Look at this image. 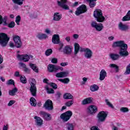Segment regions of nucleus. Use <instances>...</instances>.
I'll return each mask as SVG.
<instances>
[{
    "label": "nucleus",
    "mask_w": 130,
    "mask_h": 130,
    "mask_svg": "<svg viewBox=\"0 0 130 130\" xmlns=\"http://www.w3.org/2000/svg\"><path fill=\"white\" fill-rule=\"evenodd\" d=\"M17 92H18V88H17V87H15L12 90H9V94L11 96H15Z\"/></svg>",
    "instance_id": "obj_27"
},
{
    "label": "nucleus",
    "mask_w": 130,
    "mask_h": 130,
    "mask_svg": "<svg viewBox=\"0 0 130 130\" xmlns=\"http://www.w3.org/2000/svg\"><path fill=\"white\" fill-rule=\"evenodd\" d=\"M8 128H9L8 125H4L3 127V130H8Z\"/></svg>",
    "instance_id": "obj_61"
},
{
    "label": "nucleus",
    "mask_w": 130,
    "mask_h": 130,
    "mask_svg": "<svg viewBox=\"0 0 130 130\" xmlns=\"http://www.w3.org/2000/svg\"><path fill=\"white\" fill-rule=\"evenodd\" d=\"M110 57L113 60H117L119 58V55L116 54H111Z\"/></svg>",
    "instance_id": "obj_29"
},
{
    "label": "nucleus",
    "mask_w": 130,
    "mask_h": 130,
    "mask_svg": "<svg viewBox=\"0 0 130 130\" xmlns=\"http://www.w3.org/2000/svg\"><path fill=\"white\" fill-rule=\"evenodd\" d=\"M51 62L52 63H57V58H53L51 60Z\"/></svg>",
    "instance_id": "obj_51"
},
{
    "label": "nucleus",
    "mask_w": 130,
    "mask_h": 130,
    "mask_svg": "<svg viewBox=\"0 0 130 130\" xmlns=\"http://www.w3.org/2000/svg\"><path fill=\"white\" fill-rule=\"evenodd\" d=\"M29 67L35 73H38V69L35 64L30 63L29 64Z\"/></svg>",
    "instance_id": "obj_30"
},
{
    "label": "nucleus",
    "mask_w": 130,
    "mask_h": 130,
    "mask_svg": "<svg viewBox=\"0 0 130 130\" xmlns=\"http://www.w3.org/2000/svg\"><path fill=\"white\" fill-rule=\"evenodd\" d=\"M108 39L111 41L112 40H113V39H114V37H113V36H111V37H109L108 38Z\"/></svg>",
    "instance_id": "obj_64"
},
{
    "label": "nucleus",
    "mask_w": 130,
    "mask_h": 130,
    "mask_svg": "<svg viewBox=\"0 0 130 130\" xmlns=\"http://www.w3.org/2000/svg\"><path fill=\"white\" fill-rule=\"evenodd\" d=\"M37 102H36V100L34 98H31L30 99V104L31 106H36Z\"/></svg>",
    "instance_id": "obj_32"
},
{
    "label": "nucleus",
    "mask_w": 130,
    "mask_h": 130,
    "mask_svg": "<svg viewBox=\"0 0 130 130\" xmlns=\"http://www.w3.org/2000/svg\"><path fill=\"white\" fill-rule=\"evenodd\" d=\"M120 111H122V112H127L128 109L127 108L123 107L120 109Z\"/></svg>",
    "instance_id": "obj_49"
},
{
    "label": "nucleus",
    "mask_w": 130,
    "mask_h": 130,
    "mask_svg": "<svg viewBox=\"0 0 130 130\" xmlns=\"http://www.w3.org/2000/svg\"><path fill=\"white\" fill-rule=\"evenodd\" d=\"M24 72L26 73V74H30V69L28 68L25 67L24 69L23 70Z\"/></svg>",
    "instance_id": "obj_52"
},
{
    "label": "nucleus",
    "mask_w": 130,
    "mask_h": 130,
    "mask_svg": "<svg viewBox=\"0 0 130 130\" xmlns=\"http://www.w3.org/2000/svg\"><path fill=\"white\" fill-rule=\"evenodd\" d=\"M12 2L14 4L19 5V6H21V5H23V0H12Z\"/></svg>",
    "instance_id": "obj_38"
},
{
    "label": "nucleus",
    "mask_w": 130,
    "mask_h": 130,
    "mask_svg": "<svg viewBox=\"0 0 130 130\" xmlns=\"http://www.w3.org/2000/svg\"><path fill=\"white\" fill-rule=\"evenodd\" d=\"M10 40V38L5 33H0V46L2 47H6L8 42Z\"/></svg>",
    "instance_id": "obj_4"
},
{
    "label": "nucleus",
    "mask_w": 130,
    "mask_h": 130,
    "mask_svg": "<svg viewBox=\"0 0 130 130\" xmlns=\"http://www.w3.org/2000/svg\"><path fill=\"white\" fill-rule=\"evenodd\" d=\"M99 90V86L96 84H93L90 86V90L91 92H95Z\"/></svg>",
    "instance_id": "obj_28"
},
{
    "label": "nucleus",
    "mask_w": 130,
    "mask_h": 130,
    "mask_svg": "<svg viewBox=\"0 0 130 130\" xmlns=\"http://www.w3.org/2000/svg\"><path fill=\"white\" fill-rule=\"evenodd\" d=\"M50 85L53 88V89H57V85L55 83H51Z\"/></svg>",
    "instance_id": "obj_50"
},
{
    "label": "nucleus",
    "mask_w": 130,
    "mask_h": 130,
    "mask_svg": "<svg viewBox=\"0 0 130 130\" xmlns=\"http://www.w3.org/2000/svg\"><path fill=\"white\" fill-rule=\"evenodd\" d=\"M87 12V7L85 5H82L79 7L77 8V10L75 12L76 16H80L81 14H84Z\"/></svg>",
    "instance_id": "obj_8"
},
{
    "label": "nucleus",
    "mask_w": 130,
    "mask_h": 130,
    "mask_svg": "<svg viewBox=\"0 0 130 130\" xmlns=\"http://www.w3.org/2000/svg\"><path fill=\"white\" fill-rule=\"evenodd\" d=\"M14 103H15V101H13V100L10 101L8 103V106H12V105H13Z\"/></svg>",
    "instance_id": "obj_53"
},
{
    "label": "nucleus",
    "mask_w": 130,
    "mask_h": 130,
    "mask_svg": "<svg viewBox=\"0 0 130 130\" xmlns=\"http://www.w3.org/2000/svg\"><path fill=\"white\" fill-rule=\"evenodd\" d=\"M98 110V109L96 106L91 105L87 108V112L89 114H95Z\"/></svg>",
    "instance_id": "obj_15"
},
{
    "label": "nucleus",
    "mask_w": 130,
    "mask_h": 130,
    "mask_svg": "<svg viewBox=\"0 0 130 130\" xmlns=\"http://www.w3.org/2000/svg\"><path fill=\"white\" fill-rule=\"evenodd\" d=\"M64 99H73V96L71 93H66L63 95Z\"/></svg>",
    "instance_id": "obj_33"
},
{
    "label": "nucleus",
    "mask_w": 130,
    "mask_h": 130,
    "mask_svg": "<svg viewBox=\"0 0 130 130\" xmlns=\"http://www.w3.org/2000/svg\"><path fill=\"white\" fill-rule=\"evenodd\" d=\"M19 64H20V67H22L24 69H25V68H26V64L23 62L19 63Z\"/></svg>",
    "instance_id": "obj_56"
},
{
    "label": "nucleus",
    "mask_w": 130,
    "mask_h": 130,
    "mask_svg": "<svg viewBox=\"0 0 130 130\" xmlns=\"http://www.w3.org/2000/svg\"><path fill=\"white\" fill-rule=\"evenodd\" d=\"M7 20H8V17L4 16L2 20V22H3L4 23V26H6V25H7Z\"/></svg>",
    "instance_id": "obj_45"
},
{
    "label": "nucleus",
    "mask_w": 130,
    "mask_h": 130,
    "mask_svg": "<svg viewBox=\"0 0 130 130\" xmlns=\"http://www.w3.org/2000/svg\"><path fill=\"white\" fill-rule=\"evenodd\" d=\"M72 115H73V113L72 111H68L66 112L61 114L60 117L64 122H66L68 121V120H70V118L72 117Z\"/></svg>",
    "instance_id": "obj_6"
},
{
    "label": "nucleus",
    "mask_w": 130,
    "mask_h": 130,
    "mask_svg": "<svg viewBox=\"0 0 130 130\" xmlns=\"http://www.w3.org/2000/svg\"><path fill=\"white\" fill-rule=\"evenodd\" d=\"M110 68H114L116 71H118V67L115 64H111L110 65Z\"/></svg>",
    "instance_id": "obj_48"
},
{
    "label": "nucleus",
    "mask_w": 130,
    "mask_h": 130,
    "mask_svg": "<svg viewBox=\"0 0 130 130\" xmlns=\"http://www.w3.org/2000/svg\"><path fill=\"white\" fill-rule=\"evenodd\" d=\"M14 76H15V77H20V73L18 71H16L14 73Z\"/></svg>",
    "instance_id": "obj_57"
},
{
    "label": "nucleus",
    "mask_w": 130,
    "mask_h": 130,
    "mask_svg": "<svg viewBox=\"0 0 130 130\" xmlns=\"http://www.w3.org/2000/svg\"><path fill=\"white\" fill-rule=\"evenodd\" d=\"M40 115H41L42 117L46 121H49L51 120V115L48 114L45 112L41 111L40 112Z\"/></svg>",
    "instance_id": "obj_13"
},
{
    "label": "nucleus",
    "mask_w": 130,
    "mask_h": 130,
    "mask_svg": "<svg viewBox=\"0 0 130 130\" xmlns=\"http://www.w3.org/2000/svg\"><path fill=\"white\" fill-rule=\"evenodd\" d=\"M119 28L122 31H126L128 29V26L123 24L122 22H120L119 24Z\"/></svg>",
    "instance_id": "obj_21"
},
{
    "label": "nucleus",
    "mask_w": 130,
    "mask_h": 130,
    "mask_svg": "<svg viewBox=\"0 0 130 130\" xmlns=\"http://www.w3.org/2000/svg\"><path fill=\"white\" fill-rule=\"evenodd\" d=\"M20 21H21V17L18 15L16 17L15 19V22L17 25H20Z\"/></svg>",
    "instance_id": "obj_42"
},
{
    "label": "nucleus",
    "mask_w": 130,
    "mask_h": 130,
    "mask_svg": "<svg viewBox=\"0 0 130 130\" xmlns=\"http://www.w3.org/2000/svg\"><path fill=\"white\" fill-rule=\"evenodd\" d=\"M91 130H99L98 127L96 126H93L91 128Z\"/></svg>",
    "instance_id": "obj_58"
},
{
    "label": "nucleus",
    "mask_w": 130,
    "mask_h": 130,
    "mask_svg": "<svg viewBox=\"0 0 130 130\" xmlns=\"http://www.w3.org/2000/svg\"><path fill=\"white\" fill-rule=\"evenodd\" d=\"M83 51L85 52L84 55L86 58H91L92 57V51L89 49H85L83 50Z\"/></svg>",
    "instance_id": "obj_18"
},
{
    "label": "nucleus",
    "mask_w": 130,
    "mask_h": 130,
    "mask_svg": "<svg viewBox=\"0 0 130 130\" xmlns=\"http://www.w3.org/2000/svg\"><path fill=\"white\" fill-rule=\"evenodd\" d=\"M89 4L90 8H94L96 6V2L97 0H86Z\"/></svg>",
    "instance_id": "obj_26"
},
{
    "label": "nucleus",
    "mask_w": 130,
    "mask_h": 130,
    "mask_svg": "<svg viewBox=\"0 0 130 130\" xmlns=\"http://www.w3.org/2000/svg\"><path fill=\"white\" fill-rule=\"evenodd\" d=\"M74 104V100H72V101H69L65 103V105L67 106L68 107H71L72 105Z\"/></svg>",
    "instance_id": "obj_39"
},
{
    "label": "nucleus",
    "mask_w": 130,
    "mask_h": 130,
    "mask_svg": "<svg viewBox=\"0 0 130 130\" xmlns=\"http://www.w3.org/2000/svg\"><path fill=\"white\" fill-rule=\"evenodd\" d=\"M28 83L30 85L29 91L32 96L35 97L37 94V87H36V80L35 79L29 78Z\"/></svg>",
    "instance_id": "obj_2"
},
{
    "label": "nucleus",
    "mask_w": 130,
    "mask_h": 130,
    "mask_svg": "<svg viewBox=\"0 0 130 130\" xmlns=\"http://www.w3.org/2000/svg\"><path fill=\"white\" fill-rule=\"evenodd\" d=\"M15 22L14 21H11L8 25V27H9V28H14V27H15Z\"/></svg>",
    "instance_id": "obj_46"
},
{
    "label": "nucleus",
    "mask_w": 130,
    "mask_h": 130,
    "mask_svg": "<svg viewBox=\"0 0 130 130\" xmlns=\"http://www.w3.org/2000/svg\"><path fill=\"white\" fill-rule=\"evenodd\" d=\"M24 56H24L23 58L25 59H27V58H28L27 61H29V60L30 59V57H29V55H28L27 54H25L24 55Z\"/></svg>",
    "instance_id": "obj_55"
},
{
    "label": "nucleus",
    "mask_w": 130,
    "mask_h": 130,
    "mask_svg": "<svg viewBox=\"0 0 130 130\" xmlns=\"http://www.w3.org/2000/svg\"><path fill=\"white\" fill-rule=\"evenodd\" d=\"M106 103L107 104V105H108V106H109V107H111V108H114L113 105H112V104H111V103H110V102L108 101V100H106Z\"/></svg>",
    "instance_id": "obj_44"
},
{
    "label": "nucleus",
    "mask_w": 130,
    "mask_h": 130,
    "mask_svg": "<svg viewBox=\"0 0 130 130\" xmlns=\"http://www.w3.org/2000/svg\"><path fill=\"white\" fill-rule=\"evenodd\" d=\"M68 0H60V1H57L58 6L60 7L63 10H70V7L68 5Z\"/></svg>",
    "instance_id": "obj_9"
},
{
    "label": "nucleus",
    "mask_w": 130,
    "mask_h": 130,
    "mask_svg": "<svg viewBox=\"0 0 130 130\" xmlns=\"http://www.w3.org/2000/svg\"><path fill=\"white\" fill-rule=\"evenodd\" d=\"M45 89L47 90V92L48 94H54V90L48 88V86H46Z\"/></svg>",
    "instance_id": "obj_36"
},
{
    "label": "nucleus",
    "mask_w": 130,
    "mask_h": 130,
    "mask_svg": "<svg viewBox=\"0 0 130 130\" xmlns=\"http://www.w3.org/2000/svg\"><path fill=\"white\" fill-rule=\"evenodd\" d=\"M92 98H86L82 102V105H86V104H90V103H92Z\"/></svg>",
    "instance_id": "obj_23"
},
{
    "label": "nucleus",
    "mask_w": 130,
    "mask_h": 130,
    "mask_svg": "<svg viewBox=\"0 0 130 130\" xmlns=\"http://www.w3.org/2000/svg\"><path fill=\"white\" fill-rule=\"evenodd\" d=\"M60 66H61V67H66L68 66V62H61Z\"/></svg>",
    "instance_id": "obj_59"
},
{
    "label": "nucleus",
    "mask_w": 130,
    "mask_h": 130,
    "mask_svg": "<svg viewBox=\"0 0 130 130\" xmlns=\"http://www.w3.org/2000/svg\"><path fill=\"white\" fill-rule=\"evenodd\" d=\"M24 55H18L17 57L19 59V60H23L25 62L28 61V58L27 59L24 58V57L25 56H24Z\"/></svg>",
    "instance_id": "obj_34"
},
{
    "label": "nucleus",
    "mask_w": 130,
    "mask_h": 130,
    "mask_svg": "<svg viewBox=\"0 0 130 130\" xmlns=\"http://www.w3.org/2000/svg\"><path fill=\"white\" fill-rule=\"evenodd\" d=\"M68 75H69V72H62L57 73L56 77L57 78H66V77H68Z\"/></svg>",
    "instance_id": "obj_19"
},
{
    "label": "nucleus",
    "mask_w": 130,
    "mask_h": 130,
    "mask_svg": "<svg viewBox=\"0 0 130 130\" xmlns=\"http://www.w3.org/2000/svg\"><path fill=\"white\" fill-rule=\"evenodd\" d=\"M52 42L53 44H59L60 43L59 35L56 34L54 35L52 38Z\"/></svg>",
    "instance_id": "obj_16"
},
{
    "label": "nucleus",
    "mask_w": 130,
    "mask_h": 130,
    "mask_svg": "<svg viewBox=\"0 0 130 130\" xmlns=\"http://www.w3.org/2000/svg\"><path fill=\"white\" fill-rule=\"evenodd\" d=\"M67 128L68 130H73L74 129V125L71 123H66Z\"/></svg>",
    "instance_id": "obj_37"
},
{
    "label": "nucleus",
    "mask_w": 130,
    "mask_h": 130,
    "mask_svg": "<svg viewBox=\"0 0 130 130\" xmlns=\"http://www.w3.org/2000/svg\"><path fill=\"white\" fill-rule=\"evenodd\" d=\"M44 107L46 110H52L53 109V103L50 100H48L44 104Z\"/></svg>",
    "instance_id": "obj_10"
},
{
    "label": "nucleus",
    "mask_w": 130,
    "mask_h": 130,
    "mask_svg": "<svg viewBox=\"0 0 130 130\" xmlns=\"http://www.w3.org/2000/svg\"><path fill=\"white\" fill-rule=\"evenodd\" d=\"M7 85H15V81L13 79H10L7 82Z\"/></svg>",
    "instance_id": "obj_47"
},
{
    "label": "nucleus",
    "mask_w": 130,
    "mask_h": 130,
    "mask_svg": "<svg viewBox=\"0 0 130 130\" xmlns=\"http://www.w3.org/2000/svg\"><path fill=\"white\" fill-rule=\"evenodd\" d=\"M20 81L23 84H26V83H27V80H26V78L23 77L22 76H21L20 77Z\"/></svg>",
    "instance_id": "obj_43"
},
{
    "label": "nucleus",
    "mask_w": 130,
    "mask_h": 130,
    "mask_svg": "<svg viewBox=\"0 0 130 130\" xmlns=\"http://www.w3.org/2000/svg\"><path fill=\"white\" fill-rule=\"evenodd\" d=\"M37 37H38V38H39V39H40V40H43V39H46L47 38H48V36H47V35L45 34H39Z\"/></svg>",
    "instance_id": "obj_24"
},
{
    "label": "nucleus",
    "mask_w": 130,
    "mask_h": 130,
    "mask_svg": "<svg viewBox=\"0 0 130 130\" xmlns=\"http://www.w3.org/2000/svg\"><path fill=\"white\" fill-rule=\"evenodd\" d=\"M107 77V73L104 70H102L100 73V81H103L105 77Z\"/></svg>",
    "instance_id": "obj_20"
},
{
    "label": "nucleus",
    "mask_w": 130,
    "mask_h": 130,
    "mask_svg": "<svg viewBox=\"0 0 130 130\" xmlns=\"http://www.w3.org/2000/svg\"><path fill=\"white\" fill-rule=\"evenodd\" d=\"M51 53H52V49H48L45 52V55L47 56L50 55V54H51Z\"/></svg>",
    "instance_id": "obj_41"
},
{
    "label": "nucleus",
    "mask_w": 130,
    "mask_h": 130,
    "mask_svg": "<svg viewBox=\"0 0 130 130\" xmlns=\"http://www.w3.org/2000/svg\"><path fill=\"white\" fill-rule=\"evenodd\" d=\"M113 47H120L119 54L120 56H127L128 52L127 51V45L124 43L123 41H119L114 42Z\"/></svg>",
    "instance_id": "obj_1"
},
{
    "label": "nucleus",
    "mask_w": 130,
    "mask_h": 130,
    "mask_svg": "<svg viewBox=\"0 0 130 130\" xmlns=\"http://www.w3.org/2000/svg\"><path fill=\"white\" fill-rule=\"evenodd\" d=\"M130 74V64H129L126 68V71L124 73L125 75H129Z\"/></svg>",
    "instance_id": "obj_40"
},
{
    "label": "nucleus",
    "mask_w": 130,
    "mask_h": 130,
    "mask_svg": "<svg viewBox=\"0 0 130 130\" xmlns=\"http://www.w3.org/2000/svg\"><path fill=\"white\" fill-rule=\"evenodd\" d=\"M91 25L92 27H93V28H95L96 31H102V29H103L104 28L103 24H102V23L98 24L95 21H92L91 22Z\"/></svg>",
    "instance_id": "obj_11"
},
{
    "label": "nucleus",
    "mask_w": 130,
    "mask_h": 130,
    "mask_svg": "<svg viewBox=\"0 0 130 130\" xmlns=\"http://www.w3.org/2000/svg\"><path fill=\"white\" fill-rule=\"evenodd\" d=\"M13 40L15 43V46L17 48H20L22 46V41L21 38L18 36L13 37Z\"/></svg>",
    "instance_id": "obj_12"
},
{
    "label": "nucleus",
    "mask_w": 130,
    "mask_h": 130,
    "mask_svg": "<svg viewBox=\"0 0 130 130\" xmlns=\"http://www.w3.org/2000/svg\"><path fill=\"white\" fill-rule=\"evenodd\" d=\"M93 16L95 18V20H96L97 22H99L100 23L104 22V20H105V17L103 16L102 11L100 9H96L94 11Z\"/></svg>",
    "instance_id": "obj_3"
},
{
    "label": "nucleus",
    "mask_w": 130,
    "mask_h": 130,
    "mask_svg": "<svg viewBox=\"0 0 130 130\" xmlns=\"http://www.w3.org/2000/svg\"><path fill=\"white\" fill-rule=\"evenodd\" d=\"M34 119H35V122L38 126H42V124H43V120H42L40 117L36 116L34 117Z\"/></svg>",
    "instance_id": "obj_17"
},
{
    "label": "nucleus",
    "mask_w": 130,
    "mask_h": 130,
    "mask_svg": "<svg viewBox=\"0 0 130 130\" xmlns=\"http://www.w3.org/2000/svg\"><path fill=\"white\" fill-rule=\"evenodd\" d=\"M63 53L67 55H71L73 53V48L69 45H67L63 49Z\"/></svg>",
    "instance_id": "obj_14"
},
{
    "label": "nucleus",
    "mask_w": 130,
    "mask_h": 130,
    "mask_svg": "<svg viewBox=\"0 0 130 130\" xmlns=\"http://www.w3.org/2000/svg\"><path fill=\"white\" fill-rule=\"evenodd\" d=\"M59 47L60 48H59V51H61V49H62V47H63V44H59Z\"/></svg>",
    "instance_id": "obj_60"
},
{
    "label": "nucleus",
    "mask_w": 130,
    "mask_h": 130,
    "mask_svg": "<svg viewBox=\"0 0 130 130\" xmlns=\"http://www.w3.org/2000/svg\"><path fill=\"white\" fill-rule=\"evenodd\" d=\"M61 14H59V13L56 12L54 14L53 20L54 21H59L61 19Z\"/></svg>",
    "instance_id": "obj_22"
},
{
    "label": "nucleus",
    "mask_w": 130,
    "mask_h": 130,
    "mask_svg": "<svg viewBox=\"0 0 130 130\" xmlns=\"http://www.w3.org/2000/svg\"><path fill=\"white\" fill-rule=\"evenodd\" d=\"M3 61H4V59H3V56L0 54V64L3 63Z\"/></svg>",
    "instance_id": "obj_62"
},
{
    "label": "nucleus",
    "mask_w": 130,
    "mask_h": 130,
    "mask_svg": "<svg viewBox=\"0 0 130 130\" xmlns=\"http://www.w3.org/2000/svg\"><path fill=\"white\" fill-rule=\"evenodd\" d=\"M45 33L47 34H50L51 33V31H50V29L49 28H46L45 31Z\"/></svg>",
    "instance_id": "obj_54"
},
{
    "label": "nucleus",
    "mask_w": 130,
    "mask_h": 130,
    "mask_svg": "<svg viewBox=\"0 0 130 130\" xmlns=\"http://www.w3.org/2000/svg\"><path fill=\"white\" fill-rule=\"evenodd\" d=\"M75 46V53L74 54H77L78 52H79V50H80V45L78 43H75L74 45Z\"/></svg>",
    "instance_id": "obj_31"
},
{
    "label": "nucleus",
    "mask_w": 130,
    "mask_h": 130,
    "mask_svg": "<svg viewBox=\"0 0 130 130\" xmlns=\"http://www.w3.org/2000/svg\"><path fill=\"white\" fill-rule=\"evenodd\" d=\"M48 71L49 73L56 72L57 71H63V68L61 67L55 66L52 64L48 65Z\"/></svg>",
    "instance_id": "obj_5"
},
{
    "label": "nucleus",
    "mask_w": 130,
    "mask_h": 130,
    "mask_svg": "<svg viewBox=\"0 0 130 130\" xmlns=\"http://www.w3.org/2000/svg\"><path fill=\"white\" fill-rule=\"evenodd\" d=\"M129 20H130V10L128 11L126 15L122 18V21H123V22H125V21H129Z\"/></svg>",
    "instance_id": "obj_25"
},
{
    "label": "nucleus",
    "mask_w": 130,
    "mask_h": 130,
    "mask_svg": "<svg viewBox=\"0 0 130 130\" xmlns=\"http://www.w3.org/2000/svg\"><path fill=\"white\" fill-rule=\"evenodd\" d=\"M61 95V93H60V92H57L56 96L58 98H59L60 97Z\"/></svg>",
    "instance_id": "obj_63"
},
{
    "label": "nucleus",
    "mask_w": 130,
    "mask_h": 130,
    "mask_svg": "<svg viewBox=\"0 0 130 130\" xmlns=\"http://www.w3.org/2000/svg\"><path fill=\"white\" fill-rule=\"evenodd\" d=\"M96 117L98 122H103V121H105L107 114L104 111H101L98 114Z\"/></svg>",
    "instance_id": "obj_7"
},
{
    "label": "nucleus",
    "mask_w": 130,
    "mask_h": 130,
    "mask_svg": "<svg viewBox=\"0 0 130 130\" xmlns=\"http://www.w3.org/2000/svg\"><path fill=\"white\" fill-rule=\"evenodd\" d=\"M58 81H59V82H61V83H63L64 84H68V83L70 82V79H69L68 78L63 79H58Z\"/></svg>",
    "instance_id": "obj_35"
}]
</instances>
